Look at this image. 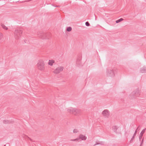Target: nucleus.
<instances>
[{
    "label": "nucleus",
    "mask_w": 146,
    "mask_h": 146,
    "mask_svg": "<svg viewBox=\"0 0 146 146\" xmlns=\"http://www.w3.org/2000/svg\"><path fill=\"white\" fill-rule=\"evenodd\" d=\"M67 111L68 112L71 113L76 116H79L81 114V110L73 108L67 109Z\"/></svg>",
    "instance_id": "obj_1"
},
{
    "label": "nucleus",
    "mask_w": 146,
    "mask_h": 146,
    "mask_svg": "<svg viewBox=\"0 0 146 146\" xmlns=\"http://www.w3.org/2000/svg\"><path fill=\"white\" fill-rule=\"evenodd\" d=\"M140 94L139 90H136L132 92L129 95V98L131 99H133L139 96Z\"/></svg>",
    "instance_id": "obj_2"
},
{
    "label": "nucleus",
    "mask_w": 146,
    "mask_h": 146,
    "mask_svg": "<svg viewBox=\"0 0 146 146\" xmlns=\"http://www.w3.org/2000/svg\"><path fill=\"white\" fill-rule=\"evenodd\" d=\"M22 33V29H16L14 33L15 38L16 39H19Z\"/></svg>",
    "instance_id": "obj_3"
},
{
    "label": "nucleus",
    "mask_w": 146,
    "mask_h": 146,
    "mask_svg": "<svg viewBox=\"0 0 146 146\" xmlns=\"http://www.w3.org/2000/svg\"><path fill=\"white\" fill-rule=\"evenodd\" d=\"M37 67L39 70H44V63L43 61L42 60H39L37 64Z\"/></svg>",
    "instance_id": "obj_4"
},
{
    "label": "nucleus",
    "mask_w": 146,
    "mask_h": 146,
    "mask_svg": "<svg viewBox=\"0 0 146 146\" xmlns=\"http://www.w3.org/2000/svg\"><path fill=\"white\" fill-rule=\"evenodd\" d=\"M37 35L38 36L42 39H48L49 38L47 36L48 34H45L41 32H39L38 33Z\"/></svg>",
    "instance_id": "obj_5"
},
{
    "label": "nucleus",
    "mask_w": 146,
    "mask_h": 146,
    "mask_svg": "<svg viewBox=\"0 0 146 146\" xmlns=\"http://www.w3.org/2000/svg\"><path fill=\"white\" fill-rule=\"evenodd\" d=\"M107 75L110 77H113L115 76V74L113 70L111 69H108L106 71Z\"/></svg>",
    "instance_id": "obj_6"
},
{
    "label": "nucleus",
    "mask_w": 146,
    "mask_h": 146,
    "mask_svg": "<svg viewBox=\"0 0 146 146\" xmlns=\"http://www.w3.org/2000/svg\"><path fill=\"white\" fill-rule=\"evenodd\" d=\"M102 114L105 117L108 118L110 115V112L108 110H105L102 112Z\"/></svg>",
    "instance_id": "obj_7"
},
{
    "label": "nucleus",
    "mask_w": 146,
    "mask_h": 146,
    "mask_svg": "<svg viewBox=\"0 0 146 146\" xmlns=\"http://www.w3.org/2000/svg\"><path fill=\"white\" fill-rule=\"evenodd\" d=\"M63 69V67L59 66L53 72L55 74H58L62 71Z\"/></svg>",
    "instance_id": "obj_8"
},
{
    "label": "nucleus",
    "mask_w": 146,
    "mask_h": 146,
    "mask_svg": "<svg viewBox=\"0 0 146 146\" xmlns=\"http://www.w3.org/2000/svg\"><path fill=\"white\" fill-rule=\"evenodd\" d=\"M87 137L85 135H83L81 134L79 135V138H77L75 139H72L71 140V141H78L80 139H81L82 140H86Z\"/></svg>",
    "instance_id": "obj_9"
},
{
    "label": "nucleus",
    "mask_w": 146,
    "mask_h": 146,
    "mask_svg": "<svg viewBox=\"0 0 146 146\" xmlns=\"http://www.w3.org/2000/svg\"><path fill=\"white\" fill-rule=\"evenodd\" d=\"M76 64L78 66H80L81 64V58L80 57H78L77 58L76 61Z\"/></svg>",
    "instance_id": "obj_10"
},
{
    "label": "nucleus",
    "mask_w": 146,
    "mask_h": 146,
    "mask_svg": "<svg viewBox=\"0 0 146 146\" xmlns=\"http://www.w3.org/2000/svg\"><path fill=\"white\" fill-rule=\"evenodd\" d=\"M104 141H96V144H94V146H95L97 145H104Z\"/></svg>",
    "instance_id": "obj_11"
},
{
    "label": "nucleus",
    "mask_w": 146,
    "mask_h": 146,
    "mask_svg": "<svg viewBox=\"0 0 146 146\" xmlns=\"http://www.w3.org/2000/svg\"><path fill=\"white\" fill-rule=\"evenodd\" d=\"M140 71L142 73L146 72V67L143 66L140 69Z\"/></svg>",
    "instance_id": "obj_12"
},
{
    "label": "nucleus",
    "mask_w": 146,
    "mask_h": 146,
    "mask_svg": "<svg viewBox=\"0 0 146 146\" xmlns=\"http://www.w3.org/2000/svg\"><path fill=\"white\" fill-rule=\"evenodd\" d=\"M113 130L116 133H117L118 132L117 131V129H118L117 126H114L113 127Z\"/></svg>",
    "instance_id": "obj_13"
},
{
    "label": "nucleus",
    "mask_w": 146,
    "mask_h": 146,
    "mask_svg": "<svg viewBox=\"0 0 146 146\" xmlns=\"http://www.w3.org/2000/svg\"><path fill=\"white\" fill-rule=\"evenodd\" d=\"M12 121L7 120H5L3 121V123L5 124H9L12 123Z\"/></svg>",
    "instance_id": "obj_14"
},
{
    "label": "nucleus",
    "mask_w": 146,
    "mask_h": 146,
    "mask_svg": "<svg viewBox=\"0 0 146 146\" xmlns=\"http://www.w3.org/2000/svg\"><path fill=\"white\" fill-rule=\"evenodd\" d=\"M136 133H137V131H136V130H135V133H134L130 141V142L131 143L133 141V139H134V138H135V136H136Z\"/></svg>",
    "instance_id": "obj_15"
},
{
    "label": "nucleus",
    "mask_w": 146,
    "mask_h": 146,
    "mask_svg": "<svg viewBox=\"0 0 146 146\" xmlns=\"http://www.w3.org/2000/svg\"><path fill=\"white\" fill-rule=\"evenodd\" d=\"M54 62V60H50L49 61L48 64L50 66H52Z\"/></svg>",
    "instance_id": "obj_16"
},
{
    "label": "nucleus",
    "mask_w": 146,
    "mask_h": 146,
    "mask_svg": "<svg viewBox=\"0 0 146 146\" xmlns=\"http://www.w3.org/2000/svg\"><path fill=\"white\" fill-rule=\"evenodd\" d=\"M72 30V28L70 27H67L66 28V31L70 32Z\"/></svg>",
    "instance_id": "obj_17"
},
{
    "label": "nucleus",
    "mask_w": 146,
    "mask_h": 146,
    "mask_svg": "<svg viewBox=\"0 0 146 146\" xmlns=\"http://www.w3.org/2000/svg\"><path fill=\"white\" fill-rule=\"evenodd\" d=\"M123 20V19L122 18H121L116 20V21L115 22H116V23H119L120 22L122 21Z\"/></svg>",
    "instance_id": "obj_18"
},
{
    "label": "nucleus",
    "mask_w": 146,
    "mask_h": 146,
    "mask_svg": "<svg viewBox=\"0 0 146 146\" xmlns=\"http://www.w3.org/2000/svg\"><path fill=\"white\" fill-rule=\"evenodd\" d=\"M146 129V128L143 129L142 130V131H141V132L140 133V135H143L145 133Z\"/></svg>",
    "instance_id": "obj_19"
},
{
    "label": "nucleus",
    "mask_w": 146,
    "mask_h": 146,
    "mask_svg": "<svg viewBox=\"0 0 146 146\" xmlns=\"http://www.w3.org/2000/svg\"><path fill=\"white\" fill-rule=\"evenodd\" d=\"M2 27V28L4 29H5L6 30H7L8 29V28L5 25H1Z\"/></svg>",
    "instance_id": "obj_20"
},
{
    "label": "nucleus",
    "mask_w": 146,
    "mask_h": 146,
    "mask_svg": "<svg viewBox=\"0 0 146 146\" xmlns=\"http://www.w3.org/2000/svg\"><path fill=\"white\" fill-rule=\"evenodd\" d=\"M85 25L86 26H88V27L90 25V24L88 21L86 22Z\"/></svg>",
    "instance_id": "obj_21"
},
{
    "label": "nucleus",
    "mask_w": 146,
    "mask_h": 146,
    "mask_svg": "<svg viewBox=\"0 0 146 146\" xmlns=\"http://www.w3.org/2000/svg\"><path fill=\"white\" fill-rule=\"evenodd\" d=\"M78 132V130L76 129H74L73 132L74 133H77Z\"/></svg>",
    "instance_id": "obj_22"
},
{
    "label": "nucleus",
    "mask_w": 146,
    "mask_h": 146,
    "mask_svg": "<svg viewBox=\"0 0 146 146\" xmlns=\"http://www.w3.org/2000/svg\"><path fill=\"white\" fill-rule=\"evenodd\" d=\"M3 36V34L1 33H0V41L1 40V38H2Z\"/></svg>",
    "instance_id": "obj_23"
},
{
    "label": "nucleus",
    "mask_w": 146,
    "mask_h": 146,
    "mask_svg": "<svg viewBox=\"0 0 146 146\" xmlns=\"http://www.w3.org/2000/svg\"><path fill=\"white\" fill-rule=\"evenodd\" d=\"M142 136L143 135H141L140 134L139 136V140H140V141H141V140L142 139Z\"/></svg>",
    "instance_id": "obj_24"
},
{
    "label": "nucleus",
    "mask_w": 146,
    "mask_h": 146,
    "mask_svg": "<svg viewBox=\"0 0 146 146\" xmlns=\"http://www.w3.org/2000/svg\"><path fill=\"white\" fill-rule=\"evenodd\" d=\"M143 139H142L141 141V144L140 145V146H142V144L143 143Z\"/></svg>",
    "instance_id": "obj_25"
},
{
    "label": "nucleus",
    "mask_w": 146,
    "mask_h": 146,
    "mask_svg": "<svg viewBox=\"0 0 146 146\" xmlns=\"http://www.w3.org/2000/svg\"><path fill=\"white\" fill-rule=\"evenodd\" d=\"M52 5L53 6L55 7H59V6H58V5Z\"/></svg>",
    "instance_id": "obj_26"
},
{
    "label": "nucleus",
    "mask_w": 146,
    "mask_h": 146,
    "mask_svg": "<svg viewBox=\"0 0 146 146\" xmlns=\"http://www.w3.org/2000/svg\"><path fill=\"white\" fill-rule=\"evenodd\" d=\"M140 126H139L138 127H137L136 130V131H138V129H139V127H140Z\"/></svg>",
    "instance_id": "obj_27"
},
{
    "label": "nucleus",
    "mask_w": 146,
    "mask_h": 146,
    "mask_svg": "<svg viewBox=\"0 0 146 146\" xmlns=\"http://www.w3.org/2000/svg\"><path fill=\"white\" fill-rule=\"evenodd\" d=\"M27 137L30 140H31V141H33L32 139H31L29 137L27 136Z\"/></svg>",
    "instance_id": "obj_28"
},
{
    "label": "nucleus",
    "mask_w": 146,
    "mask_h": 146,
    "mask_svg": "<svg viewBox=\"0 0 146 146\" xmlns=\"http://www.w3.org/2000/svg\"><path fill=\"white\" fill-rule=\"evenodd\" d=\"M25 43H27V42H26V41H25Z\"/></svg>",
    "instance_id": "obj_29"
}]
</instances>
